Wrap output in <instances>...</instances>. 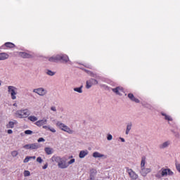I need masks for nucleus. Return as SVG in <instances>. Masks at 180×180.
<instances>
[{"label":"nucleus","mask_w":180,"mask_h":180,"mask_svg":"<svg viewBox=\"0 0 180 180\" xmlns=\"http://www.w3.org/2000/svg\"><path fill=\"white\" fill-rule=\"evenodd\" d=\"M52 161L57 162L58 168H61V169L68 168V163L65 162V161L63 160V159L60 156H53Z\"/></svg>","instance_id":"f257e3e1"},{"label":"nucleus","mask_w":180,"mask_h":180,"mask_svg":"<svg viewBox=\"0 0 180 180\" xmlns=\"http://www.w3.org/2000/svg\"><path fill=\"white\" fill-rule=\"evenodd\" d=\"M68 60L70 59L67 55H56V56L49 58V61L51 63H58V61L68 63Z\"/></svg>","instance_id":"f03ea898"},{"label":"nucleus","mask_w":180,"mask_h":180,"mask_svg":"<svg viewBox=\"0 0 180 180\" xmlns=\"http://www.w3.org/2000/svg\"><path fill=\"white\" fill-rule=\"evenodd\" d=\"M15 115L19 119H23V117H27L30 115V111L27 109L18 110L16 111Z\"/></svg>","instance_id":"7ed1b4c3"},{"label":"nucleus","mask_w":180,"mask_h":180,"mask_svg":"<svg viewBox=\"0 0 180 180\" xmlns=\"http://www.w3.org/2000/svg\"><path fill=\"white\" fill-rule=\"evenodd\" d=\"M56 126L60 129V130H63V131H65L66 133H68L69 134H72L74 133V131H72L68 126L63 124L60 122H58L56 123Z\"/></svg>","instance_id":"20e7f679"},{"label":"nucleus","mask_w":180,"mask_h":180,"mask_svg":"<svg viewBox=\"0 0 180 180\" xmlns=\"http://www.w3.org/2000/svg\"><path fill=\"white\" fill-rule=\"evenodd\" d=\"M16 87L13 86H8V94H11V99H13V101H15V99H16V95H18V92H16Z\"/></svg>","instance_id":"39448f33"},{"label":"nucleus","mask_w":180,"mask_h":180,"mask_svg":"<svg viewBox=\"0 0 180 180\" xmlns=\"http://www.w3.org/2000/svg\"><path fill=\"white\" fill-rule=\"evenodd\" d=\"M23 148L26 150H37L40 148V145L39 143L27 144L23 146Z\"/></svg>","instance_id":"423d86ee"},{"label":"nucleus","mask_w":180,"mask_h":180,"mask_svg":"<svg viewBox=\"0 0 180 180\" xmlns=\"http://www.w3.org/2000/svg\"><path fill=\"white\" fill-rule=\"evenodd\" d=\"M92 85H98V80L95 79H91L86 82V88L89 89Z\"/></svg>","instance_id":"0eeeda50"},{"label":"nucleus","mask_w":180,"mask_h":180,"mask_svg":"<svg viewBox=\"0 0 180 180\" xmlns=\"http://www.w3.org/2000/svg\"><path fill=\"white\" fill-rule=\"evenodd\" d=\"M127 172H128L131 179H137V178H139V175H137V174H136L133 169L127 168Z\"/></svg>","instance_id":"6e6552de"},{"label":"nucleus","mask_w":180,"mask_h":180,"mask_svg":"<svg viewBox=\"0 0 180 180\" xmlns=\"http://www.w3.org/2000/svg\"><path fill=\"white\" fill-rule=\"evenodd\" d=\"M33 92H35V94H37L38 95H40L41 96H44L46 94H47V91L44 90L43 88L39 89H34L33 90Z\"/></svg>","instance_id":"1a4fd4ad"},{"label":"nucleus","mask_w":180,"mask_h":180,"mask_svg":"<svg viewBox=\"0 0 180 180\" xmlns=\"http://www.w3.org/2000/svg\"><path fill=\"white\" fill-rule=\"evenodd\" d=\"M112 91L117 95H123V94H124V90L123 89V87L120 86L112 89Z\"/></svg>","instance_id":"9d476101"},{"label":"nucleus","mask_w":180,"mask_h":180,"mask_svg":"<svg viewBox=\"0 0 180 180\" xmlns=\"http://www.w3.org/2000/svg\"><path fill=\"white\" fill-rule=\"evenodd\" d=\"M162 176H167V175H174V172L169 169L162 168Z\"/></svg>","instance_id":"9b49d317"},{"label":"nucleus","mask_w":180,"mask_h":180,"mask_svg":"<svg viewBox=\"0 0 180 180\" xmlns=\"http://www.w3.org/2000/svg\"><path fill=\"white\" fill-rule=\"evenodd\" d=\"M96 174H98V171H96V169H90L89 179L91 180H94L95 176H96Z\"/></svg>","instance_id":"f8f14e48"},{"label":"nucleus","mask_w":180,"mask_h":180,"mask_svg":"<svg viewBox=\"0 0 180 180\" xmlns=\"http://www.w3.org/2000/svg\"><path fill=\"white\" fill-rule=\"evenodd\" d=\"M141 169V174L143 176H146L147 174H150V172H151V169L150 168L143 167Z\"/></svg>","instance_id":"ddd939ff"},{"label":"nucleus","mask_w":180,"mask_h":180,"mask_svg":"<svg viewBox=\"0 0 180 180\" xmlns=\"http://www.w3.org/2000/svg\"><path fill=\"white\" fill-rule=\"evenodd\" d=\"M8 58H9V54L5 52L0 53V61L8 60Z\"/></svg>","instance_id":"4468645a"},{"label":"nucleus","mask_w":180,"mask_h":180,"mask_svg":"<svg viewBox=\"0 0 180 180\" xmlns=\"http://www.w3.org/2000/svg\"><path fill=\"white\" fill-rule=\"evenodd\" d=\"M19 56L20 57H22V58H30L32 57V55L26 52H20Z\"/></svg>","instance_id":"2eb2a0df"},{"label":"nucleus","mask_w":180,"mask_h":180,"mask_svg":"<svg viewBox=\"0 0 180 180\" xmlns=\"http://www.w3.org/2000/svg\"><path fill=\"white\" fill-rule=\"evenodd\" d=\"M47 123V120H41L35 122V124L37 126H39V127H41V126L46 124Z\"/></svg>","instance_id":"dca6fc26"},{"label":"nucleus","mask_w":180,"mask_h":180,"mask_svg":"<svg viewBox=\"0 0 180 180\" xmlns=\"http://www.w3.org/2000/svg\"><path fill=\"white\" fill-rule=\"evenodd\" d=\"M128 98H129L131 101H133V102H136V103H139V102H140V100L138 98H136V97H134V95H133V94H129Z\"/></svg>","instance_id":"f3484780"},{"label":"nucleus","mask_w":180,"mask_h":180,"mask_svg":"<svg viewBox=\"0 0 180 180\" xmlns=\"http://www.w3.org/2000/svg\"><path fill=\"white\" fill-rule=\"evenodd\" d=\"M93 157L94 158H102V157H104V158H106V156H105V155H102L99 153V152H94L93 153Z\"/></svg>","instance_id":"a211bd4d"},{"label":"nucleus","mask_w":180,"mask_h":180,"mask_svg":"<svg viewBox=\"0 0 180 180\" xmlns=\"http://www.w3.org/2000/svg\"><path fill=\"white\" fill-rule=\"evenodd\" d=\"M86 155H88V150H82L79 153V158H84Z\"/></svg>","instance_id":"6ab92c4d"},{"label":"nucleus","mask_w":180,"mask_h":180,"mask_svg":"<svg viewBox=\"0 0 180 180\" xmlns=\"http://www.w3.org/2000/svg\"><path fill=\"white\" fill-rule=\"evenodd\" d=\"M36 158V156H27L24 160H23V162L24 163H27V162H29V161H30V160H34Z\"/></svg>","instance_id":"aec40b11"},{"label":"nucleus","mask_w":180,"mask_h":180,"mask_svg":"<svg viewBox=\"0 0 180 180\" xmlns=\"http://www.w3.org/2000/svg\"><path fill=\"white\" fill-rule=\"evenodd\" d=\"M5 47H7L8 49H13L15 48V44L11 42H6L4 44Z\"/></svg>","instance_id":"412c9836"},{"label":"nucleus","mask_w":180,"mask_h":180,"mask_svg":"<svg viewBox=\"0 0 180 180\" xmlns=\"http://www.w3.org/2000/svg\"><path fill=\"white\" fill-rule=\"evenodd\" d=\"M44 151L48 155L53 154V149L51 148L46 147L44 148Z\"/></svg>","instance_id":"4be33fe9"},{"label":"nucleus","mask_w":180,"mask_h":180,"mask_svg":"<svg viewBox=\"0 0 180 180\" xmlns=\"http://www.w3.org/2000/svg\"><path fill=\"white\" fill-rule=\"evenodd\" d=\"M146 166V156L142 157L141 162V169L145 168Z\"/></svg>","instance_id":"5701e85b"},{"label":"nucleus","mask_w":180,"mask_h":180,"mask_svg":"<svg viewBox=\"0 0 180 180\" xmlns=\"http://www.w3.org/2000/svg\"><path fill=\"white\" fill-rule=\"evenodd\" d=\"M6 126L7 129H13L15 127V122L10 121Z\"/></svg>","instance_id":"b1692460"},{"label":"nucleus","mask_w":180,"mask_h":180,"mask_svg":"<svg viewBox=\"0 0 180 180\" xmlns=\"http://www.w3.org/2000/svg\"><path fill=\"white\" fill-rule=\"evenodd\" d=\"M169 146V141H166L160 146V148H165Z\"/></svg>","instance_id":"393cba45"},{"label":"nucleus","mask_w":180,"mask_h":180,"mask_svg":"<svg viewBox=\"0 0 180 180\" xmlns=\"http://www.w3.org/2000/svg\"><path fill=\"white\" fill-rule=\"evenodd\" d=\"M28 120H30V122H37V117L33 115H31L28 117Z\"/></svg>","instance_id":"a878e982"},{"label":"nucleus","mask_w":180,"mask_h":180,"mask_svg":"<svg viewBox=\"0 0 180 180\" xmlns=\"http://www.w3.org/2000/svg\"><path fill=\"white\" fill-rule=\"evenodd\" d=\"M162 116H165V120H168L169 122H172V118L169 115H167L166 114L162 113Z\"/></svg>","instance_id":"bb28decb"},{"label":"nucleus","mask_w":180,"mask_h":180,"mask_svg":"<svg viewBox=\"0 0 180 180\" xmlns=\"http://www.w3.org/2000/svg\"><path fill=\"white\" fill-rule=\"evenodd\" d=\"M74 91L75 92H78L79 94H82V86H81L80 87L75 88Z\"/></svg>","instance_id":"cd10ccee"},{"label":"nucleus","mask_w":180,"mask_h":180,"mask_svg":"<svg viewBox=\"0 0 180 180\" xmlns=\"http://www.w3.org/2000/svg\"><path fill=\"white\" fill-rule=\"evenodd\" d=\"M130 130H131V123L129 124L127 127L126 134H129Z\"/></svg>","instance_id":"c85d7f7f"},{"label":"nucleus","mask_w":180,"mask_h":180,"mask_svg":"<svg viewBox=\"0 0 180 180\" xmlns=\"http://www.w3.org/2000/svg\"><path fill=\"white\" fill-rule=\"evenodd\" d=\"M18 155L19 153L18 152V150H13L11 152L12 157H18Z\"/></svg>","instance_id":"c756f323"},{"label":"nucleus","mask_w":180,"mask_h":180,"mask_svg":"<svg viewBox=\"0 0 180 180\" xmlns=\"http://www.w3.org/2000/svg\"><path fill=\"white\" fill-rule=\"evenodd\" d=\"M24 176H30V172L29 170L24 171Z\"/></svg>","instance_id":"7c9ffc66"},{"label":"nucleus","mask_w":180,"mask_h":180,"mask_svg":"<svg viewBox=\"0 0 180 180\" xmlns=\"http://www.w3.org/2000/svg\"><path fill=\"white\" fill-rule=\"evenodd\" d=\"M47 75H51V77H53V75H54V72H53L51 70H48L47 71Z\"/></svg>","instance_id":"2f4dec72"},{"label":"nucleus","mask_w":180,"mask_h":180,"mask_svg":"<svg viewBox=\"0 0 180 180\" xmlns=\"http://www.w3.org/2000/svg\"><path fill=\"white\" fill-rule=\"evenodd\" d=\"M37 162H39V164H41V162H43V159H41V158L38 157L37 158Z\"/></svg>","instance_id":"473e14b6"},{"label":"nucleus","mask_w":180,"mask_h":180,"mask_svg":"<svg viewBox=\"0 0 180 180\" xmlns=\"http://www.w3.org/2000/svg\"><path fill=\"white\" fill-rule=\"evenodd\" d=\"M74 162H75V159H72L68 162V165H71V164H74Z\"/></svg>","instance_id":"72a5a7b5"},{"label":"nucleus","mask_w":180,"mask_h":180,"mask_svg":"<svg viewBox=\"0 0 180 180\" xmlns=\"http://www.w3.org/2000/svg\"><path fill=\"white\" fill-rule=\"evenodd\" d=\"M25 134H33V131H32L31 130H26V131H25Z\"/></svg>","instance_id":"f704fd0d"},{"label":"nucleus","mask_w":180,"mask_h":180,"mask_svg":"<svg viewBox=\"0 0 180 180\" xmlns=\"http://www.w3.org/2000/svg\"><path fill=\"white\" fill-rule=\"evenodd\" d=\"M48 129H49V130H50V131H51L52 133H56V129H55L54 128H50V127H49Z\"/></svg>","instance_id":"c9c22d12"},{"label":"nucleus","mask_w":180,"mask_h":180,"mask_svg":"<svg viewBox=\"0 0 180 180\" xmlns=\"http://www.w3.org/2000/svg\"><path fill=\"white\" fill-rule=\"evenodd\" d=\"M112 138H113V137L112 136L111 134H109V135H108V136H107V139H108V141L112 140Z\"/></svg>","instance_id":"e433bc0d"},{"label":"nucleus","mask_w":180,"mask_h":180,"mask_svg":"<svg viewBox=\"0 0 180 180\" xmlns=\"http://www.w3.org/2000/svg\"><path fill=\"white\" fill-rule=\"evenodd\" d=\"M41 141H45V140L43 138H39L38 139V143H41Z\"/></svg>","instance_id":"4c0bfd02"},{"label":"nucleus","mask_w":180,"mask_h":180,"mask_svg":"<svg viewBox=\"0 0 180 180\" xmlns=\"http://www.w3.org/2000/svg\"><path fill=\"white\" fill-rule=\"evenodd\" d=\"M7 133H8V134H12V133H13V131H12V129H8V130L7 131Z\"/></svg>","instance_id":"58836bf2"},{"label":"nucleus","mask_w":180,"mask_h":180,"mask_svg":"<svg viewBox=\"0 0 180 180\" xmlns=\"http://www.w3.org/2000/svg\"><path fill=\"white\" fill-rule=\"evenodd\" d=\"M47 167H49V165H47V164H46V165H44V166H43V169H47Z\"/></svg>","instance_id":"ea45409f"},{"label":"nucleus","mask_w":180,"mask_h":180,"mask_svg":"<svg viewBox=\"0 0 180 180\" xmlns=\"http://www.w3.org/2000/svg\"><path fill=\"white\" fill-rule=\"evenodd\" d=\"M51 110H53V112H56V107H51Z\"/></svg>","instance_id":"a19ab883"},{"label":"nucleus","mask_w":180,"mask_h":180,"mask_svg":"<svg viewBox=\"0 0 180 180\" xmlns=\"http://www.w3.org/2000/svg\"><path fill=\"white\" fill-rule=\"evenodd\" d=\"M120 139H121V141H122V143H124V139L120 138Z\"/></svg>","instance_id":"79ce46f5"},{"label":"nucleus","mask_w":180,"mask_h":180,"mask_svg":"<svg viewBox=\"0 0 180 180\" xmlns=\"http://www.w3.org/2000/svg\"><path fill=\"white\" fill-rule=\"evenodd\" d=\"M43 128L44 129H47V126H44Z\"/></svg>","instance_id":"37998d69"},{"label":"nucleus","mask_w":180,"mask_h":180,"mask_svg":"<svg viewBox=\"0 0 180 180\" xmlns=\"http://www.w3.org/2000/svg\"><path fill=\"white\" fill-rule=\"evenodd\" d=\"M1 85H2V82L0 81V86H1Z\"/></svg>","instance_id":"c03bdc74"},{"label":"nucleus","mask_w":180,"mask_h":180,"mask_svg":"<svg viewBox=\"0 0 180 180\" xmlns=\"http://www.w3.org/2000/svg\"><path fill=\"white\" fill-rule=\"evenodd\" d=\"M13 106H16V103H14V104H13Z\"/></svg>","instance_id":"a18cd8bd"}]
</instances>
